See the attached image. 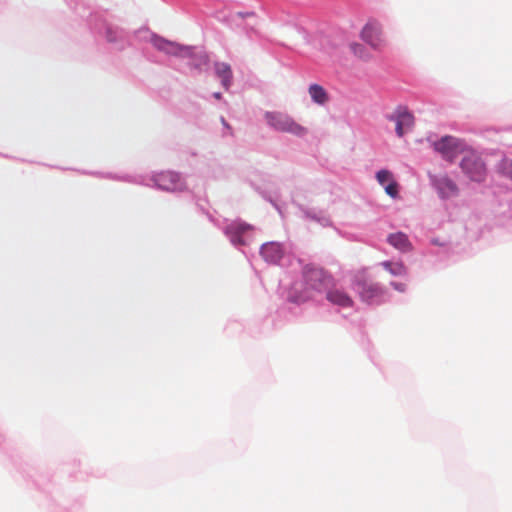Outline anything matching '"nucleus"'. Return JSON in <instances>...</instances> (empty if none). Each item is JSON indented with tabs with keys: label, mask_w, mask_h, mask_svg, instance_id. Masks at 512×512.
Instances as JSON below:
<instances>
[{
	"label": "nucleus",
	"mask_w": 512,
	"mask_h": 512,
	"mask_svg": "<svg viewBox=\"0 0 512 512\" xmlns=\"http://www.w3.org/2000/svg\"><path fill=\"white\" fill-rule=\"evenodd\" d=\"M303 282L295 283L288 291L287 300L294 304L313 301L317 296L327 291L332 283V277L324 269L308 264L302 271Z\"/></svg>",
	"instance_id": "obj_1"
},
{
	"label": "nucleus",
	"mask_w": 512,
	"mask_h": 512,
	"mask_svg": "<svg viewBox=\"0 0 512 512\" xmlns=\"http://www.w3.org/2000/svg\"><path fill=\"white\" fill-rule=\"evenodd\" d=\"M264 118L267 124L277 131L290 133L296 136H303L307 133V129L297 123L287 113L279 111H268L265 113Z\"/></svg>",
	"instance_id": "obj_2"
},
{
	"label": "nucleus",
	"mask_w": 512,
	"mask_h": 512,
	"mask_svg": "<svg viewBox=\"0 0 512 512\" xmlns=\"http://www.w3.org/2000/svg\"><path fill=\"white\" fill-rule=\"evenodd\" d=\"M461 168L471 180L482 181L486 176V167L475 152H467L461 161Z\"/></svg>",
	"instance_id": "obj_3"
},
{
	"label": "nucleus",
	"mask_w": 512,
	"mask_h": 512,
	"mask_svg": "<svg viewBox=\"0 0 512 512\" xmlns=\"http://www.w3.org/2000/svg\"><path fill=\"white\" fill-rule=\"evenodd\" d=\"M361 39L375 50L382 49L385 44L382 25L376 20H370L361 31Z\"/></svg>",
	"instance_id": "obj_4"
},
{
	"label": "nucleus",
	"mask_w": 512,
	"mask_h": 512,
	"mask_svg": "<svg viewBox=\"0 0 512 512\" xmlns=\"http://www.w3.org/2000/svg\"><path fill=\"white\" fill-rule=\"evenodd\" d=\"M434 149L448 161H453L462 150V143L455 137L444 136L439 141L434 142Z\"/></svg>",
	"instance_id": "obj_5"
},
{
	"label": "nucleus",
	"mask_w": 512,
	"mask_h": 512,
	"mask_svg": "<svg viewBox=\"0 0 512 512\" xmlns=\"http://www.w3.org/2000/svg\"><path fill=\"white\" fill-rule=\"evenodd\" d=\"M354 287L358 291L361 300L366 303H372L384 293V290L378 283L366 279L355 280Z\"/></svg>",
	"instance_id": "obj_6"
},
{
	"label": "nucleus",
	"mask_w": 512,
	"mask_h": 512,
	"mask_svg": "<svg viewBox=\"0 0 512 512\" xmlns=\"http://www.w3.org/2000/svg\"><path fill=\"white\" fill-rule=\"evenodd\" d=\"M151 43L157 50L169 55L184 56L190 54L191 51L189 47H184L158 35L151 36Z\"/></svg>",
	"instance_id": "obj_7"
},
{
	"label": "nucleus",
	"mask_w": 512,
	"mask_h": 512,
	"mask_svg": "<svg viewBox=\"0 0 512 512\" xmlns=\"http://www.w3.org/2000/svg\"><path fill=\"white\" fill-rule=\"evenodd\" d=\"M154 181L159 188L167 191H180L185 187L180 175L172 171L157 174Z\"/></svg>",
	"instance_id": "obj_8"
},
{
	"label": "nucleus",
	"mask_w": 512,
	"mask_h": 512,
	"mask_svg": "<svg viewBox=\"0 0 512 512\" xmlns=\"http://www.w3.org/2000/svg\"><path fill=\"white\" fill-rule=\"evenodd\" d=\"M326 299L332 304L342 308H351L354 305L352 297L341 288H328Z\"/></svg>",
	"instance_id": "obj_9"
},
{
	"label": "nucleus",
	"mask_w": 512,
	"mask_h": 512,
	"mask_svg": "<svg viewBox=\"0 0 512 512\" xmlns=\"http://www.w3.org/2000/svg\"><path fill=\"white\" fill-rule=\"evenodd\" d=\"M393 120L396 123V134L399 137H402L406 132L411 130L414 125V116L406 108L398 109Z\"/></svg>",
	"instance_id": "obj_10"
},
{
	"label": "nucleus",
	"mask_w": 512,
	"mask_h": 512,
	"mask_svg": "<svg viewBox=\"0 0 512 512\" xmlns=\"http://www.w3.org/2000/svg\"><path fill=\"white\" fill-rule=\"evenodd\" d=\"M260 253L265 261L277 263L283 256V249L279 243L269 242L262 245Z\"/></svg>",
	"instance_id": "obj_11"
},
{
	"label": "nucleus",
	"mask_w": 512,
	"mask_h": 512,
	"mask_svg": "<svg viewBox=\"0 0 512 512\" xmlns=\"http://www.w3.org/2000/svg\"><path fill=\"white\" fill-rule=\"evenodd\" d=\"M435 186L443 198H449L457 195V185L447 176L439 177L435 180Z\"/></svg>",
	"instance_id": "obj_12"
},
{
	"label": "nucleus",
	"mask_w": 512,
	"mask_h": 512,
	"mask_svg": "<svg viewBox=\"0 0 512 512\" xmlns=\"http://www.w3.org/2000/svg\"><path fill=\"white\" fill-rule=\"evenodd\" d=\"M388 243L401 252H408L412 249L408 236L403 232L392 233L387 237Z\"/></svg>",
	"instance_id": "obj_13"
},
{
	"label": "nucleus",
	"mask_w": 512,
	"mask_h": 512,
	"mask_svg": "<svg viewBox=\"0 0 512 512\" xmlns=\"http://www.w3.org/2000/svg\"><path fill=\"white\" fill-rule=\"evenodd\" d=\"M214 68L216 75L221 79L222 86L228 90L233 78L230 65L224 62H216Z\"/></svg>",
	"instance_id": "obj_14"
},
{
	"label": "nucleus",
	"mask_w": 512,
	"mask_h": 512,
	"mask_svg": "<svg viewBox=\"0 0 512 512\" xmlns=\"http://www.w3.org/2000/svg\"><path fill=\"white\" fill-rule=\"evenodd\" d=\"M250 228L251 227L245 223H233L227 227L226 232L227 234L230 235L231 241L234 244H244L241 235L244 234Z\"/></svg>",
	"instance_id": "obj_15"
},
{
	"label": "nucleus",
	"mask_w": 512,
	"mask_h": 512,
	"mask_svg": "<svg viewBox=\"0 0 512 512\" xmlns=\"http://www.w3.org/2000/svg\"><path fill=\"white\" fill-rule=\"evenodd\" d=\"M308 92L311 99L319 105H324L329 99L326 90L321 85L311 84Z\"/></svg>",
	"instance_id": "obj_16"
},
{
	"label": "nucleus",
	"mask_w": 512,
	"mask_h": 512,
	"mask_svg": "<svg viewBox=\"0 0 512 512\" xmlns=\"http://www.w3.org/2000/svg\"><path fill=\"white\" fill-rule=\"evenodd\" d=\"M381 265L393 276H403L407 273V268L402 262L384 261Z\"/></svg>",
	"instance_id": "obj_17"
},
{
	"label": "nucleus",
	"mask_w": 512,
	"mask_h": 512,
	"mask_svg": "<svg viewBox=\"0 0 512 512\" xmlns=\"http://www.w3.org/2000/svg\"><path fill=\"white\" fill-rule=\"evenodd\" d=\"M376 178L379 184H381L382 186H385L389 184L391 181H394L392 173L385 169L378 171L376 174Z\"/></svg>",
	"instance_id": "obj_18"
},
{
	"label": "nucleus",
	"mask_w": 512,
	"mask_h": 512,
	"mask_svg": "<svg viewBox=\"0 0 512 512\" xmlns=\"http://www.w3.org/2000/svg\"><path fill=\"white\" fill-rule=\"evenodd\" d=\"M385 192L392 198H396L398 195V184L397 182L391 181L389 184L384 186Z\"/></svg>",
	"instance_id": "obj_19"
},
{
	"label": "nucleus",
	"mask_w": 512,
	"mask_h": 512,
	"mask_svg": "<svg viewBox=\"0 0 512 512\" xmlns=\"http://www.w3.org/2000/svg\"><path fill=\"white\" fill-rule=\"evenodd\" d=\"M351 49L354 52V54L359 56H362V52L365 50L364 47L359 43L351 44Z\"/></svg>",
	"instance_id": "obj_20"
},
{
	"label": "nucleus",
	"mask_w": 512,
	"mask_h": 512,
	"mask_svg": "<svg viewBox=\"0 0 512 512\" xmlns=\"http://www.w3.org/2000/svg\"><path fill=\"white\" fill-rule=\"evenodd\" d=\"M391 286L399 291V292H405L406 291V285L403 284V283H399V282H391Z\"/></svg>",
	"instance_id": "obj_21"
},
{
	"label": "nucleus",
	"mask_w": 512,
	"mask_h": 512,
	"mask_svg": "<svg viewBox=\"0 0 512 512\" xmlns=\"http://www.w3.org/2000/svg\"><path fill=\"white\" fill-rule=\"evenodd\" d=\"M221 123L228 130L229 134L233 135V130H232L231 126L226 122L225 118L221 117Z\"/></svg>",
	"instance_id": "obj_22"
},
{
	"label": "nucleus",
	"mask_w": 512,
	"mask_h": 512,
	"mask_svg": "<svg viewBox=\"0 0 512 512\" xmlns=\"http://www.w3.org/2000/svg\"><path fill=\"white\" fill-rule=\"evenodd\" d=\"M214 98L217 99V100H220L221 99V93L219 92H216L213 94Z\"/></svg>",
	"instance_id": "obj_23"
},
{
	"label": "nucleus",
	"mask_w": 512,
	"mask_h": 512,
	"mask_svg": "<svg viewBox=\"0 0 512 512\" xmlns=\"http://www.w3.org/2000/svg\"><path fill=\"white\" fill-rule=\"evenodd\" d=\"M511 165H512V162H511Z\"/></svg>",
	"instance_id": "obj_24"
}]
</instances>
